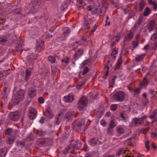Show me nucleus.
<instances>
[{"label":"nucleus","mask_w":157,"mask_h":157,"mask_svg":"<svg viewBox=\"0 0 157 157\" xmlns=\"http://www.w3.org/2000/svg\"><path fill=\"white\" fill-rule=\"evenodd\" d=\"M24 93L25 91L21 89L17 91L16 94L12 98V101L14 105H17L24 99Z\"/></svg>","instance_id":"nucleus-1"},{"label":"nucleus","mask_w":157,"mask_h":157,"mask_svg":"<svg viewBox=\"0 0 157 157\" xmlns=\"http://www.w3.org/2000/svg\"><path fill=\"white\" fill-rule=\"evenodd\" d=\"M83 123L80 120L75 121L72 124V128L75 131L80 132L82 131L85 130L83 125Z\"/></svg>","instance_id":"nucleus-2"},{"label":"nucleus","mask_w":157,"mask_h":157,"mask_svg":"<svg viewBox=\"0 0 157 157\" xmlns=\"http://www.w3.org/2000/svg\"><path fill=\"white\" fill-rule=\"evenodd\" d=\"M125 96V93L123 91H120L115 93L113 97L116 101L122 102L124 100Z\"/></svg>","instance_id":"nucleus-3"},{"label":"nucleus","mask_w":157,"mask_h":157,"mask_svg":"<svg viewBox=\"0 0 157 157\" xmlns=\"http://www.w3.org/2000/svg\"><path fill=\"white\" fill-rule=\"evenodd\" d=\"M146 117L145 116H144L141 118L133 119L130 124V126L131 127L139 126L143 122Z\"/></svg>","instance_id":"nucleus-4"},{"label":"nucleus","mask_w":157,"mask_h":157,"mask_svg":"<svg viewBox=\"0 0 157 157\" xmlns=\"http://www.w3.org/2000/svg\"><path fill=\"white\" fill-rule=\"evenodd\" d=\"M87 102V99L86 97H82L80 99L78 102V109L81 110H82L84 107L86 106Z\"/></svg>","instance_id":"nucleus-5"},{"label":"nucleus","mask_w":157,"mask_h":157,"mask_svg":"<svg viewBox=\"0 0 157 157\" xmlns=\"http://www.w3.org/2000/svg\"><path fill=\"white\" fill-rule=\"evenodd\" d=\"M77 113V112L72 111L68 112L65 116L64 118V121H65L66 122H68L73 117H76Z\"/></svg>","instance_id":"nucleus-6"},{"label":"nucleus","mask_w":157,"mask_h":157,"mask_svg":"<svg viewBox=\"0 0 157 157\" xmlns=\"http://www.w3.org/2000/svg\"><path fill=\"white\" fill-rule=\"evenodd\" d=\"M20 113L18 111L11 112L9 115V118L13 121H17L19 118Z\"/></svg>","instance_id":"nucleus-7"},{"label":"nucleus","mask_w":157,"mask_h":157,"mask_svg":"<svg viewBox=\"0 0 157 157\" xmlns=\"http://www.w3.org/2000/svg\"><path fill=\"white\" fill-rule=\"evenodd\" d=\"M112 64L110 62L109 60H108L106 63L105 65L104 69L106 72L105 74L103 75V78L104 79H106L108 76L109 74V68L112 66Z\"/></svg>","instance_id":"nucleus-8"},{"label":"nucleus","mask_w":157,"mask_h":157,"mask_svg":"<svg viewBox=\"0 0 157 157\" xmlns=\"http://www.w3.org/2000/svg\"><path fill=\"white\" fill-rule=\"evenodd\" d=\"M74 100V95L72 93H70L67 96H64L63 98V101L66 102L71 103Z\"/></svg>","instance_id":"nucleus-9"},{"label":"nucleus","mask_w":157,"mask_h":157,"mask_svg":"<svg viewBox=\"0 0 157 157\" xmlns=\"http://www.w3.org/2000/svg\"><path fill=\"white\" fill-rule=\"evenodd\" d=\"M29 117L31 120L34 119L37 116V111L35 109L30 108L29 109Z\"/></svg>","instance_id":"nucleus-10"},{"label":"nucleus","mask_w":157,"mask_h":157,"mask_svg":"<svg viewBox=\"0 0 157 157\" xmlns=\"http://www.w3.org/2000/svg\"><path fill=\"white\" fill-rule=\"evenodd\" d=\"M81 144L80 141L79 140H73L72 141L71 143V146L72 147L74 148L75 149H79Z\"/></svg>","instance_id":"nucleus-11"},{"label":"nucleus","mask_w":157,"mask_h":157,"mask_svg":"<svg viewBox=\"0 0 157 157\" xmlns=\"http://www.w3.org/2000/svg\"><path fill=\"white\" fill-rule=\"evenodd\" d=\"M36 94V90L34 87H30L29 89L28 95L30 98L35 97Z\"/></svg>","instance_id":"nucleus-12"},{"label":"nucleus","mask_w":157,"mask_h":157,"mask_svg":"<svg viewBox=\"0 0 157 157\" xmlns=\"http://www.w3.org/2000/svg\"><path fill=\"white\" fill-rule=\"evenodd\" d=\"M70 0H66L63 2L60 7V9L62 10H64L67 7L68 5L70 4Z\"/></svg>","instance_id":"nucleus-13"},{"label":"nucleus","mask_w":157,"mask_h":157,"mask_svg":"<svg viewBox=\"0 0 157 157\" xmlns=\"http://www.w3.org/2000/svg\"><path fill=\"white\" fill-rule=\"evenodd\" d=\"M46 113L45 115L49 118L52 119L53 117V115L50 108L49 107H47L46 108Z\"/></svg>","instance_id":"nucleus-14"},{"label":"nucleus","mask_w":157,"mask_h":157,"mask_svg":"<svg viewBox=\"0 0 157 157\" xmlns=\"http://www.w3.org/2000/svg\"><path fill=\"white\" fill-rule=\"evenodd\" d=\"M41 3V0H31L30 6L33 8L40 6Z\"/></svg>","instance_id":"nucleus-15"},{"label":"nucleus","mask_w":157,"mask_h":157,"mask_svg":"<svg viewBox=\"0 0 157 157\" xmlns=\"http://www.w3.org/2000/svg\"><path fill=\"white\" fill-rule=\"evenodd\" d=\"M85 5V3L83 0H77L76 5L78 8L79 9L83 8Z\"/></svg>","instance_id":"nucleus-16"},{"label":"nucleus","mask_w":157,"mask_h":157,"mask_svg":"<svg viewBox=\"0 0 157 157\" xmlns=\"http://www.w3.org/2000/svg\"><path fill=\"white\" fill-rule=\"evenodd\" d=\"M15 139L14 135H8L7 136L6 138L7 142L8 144H12L13 143Z\"/></svg>","instance_id":"nucleus-17"},{"label":"nucleus","mask_w":157,"mask_h":157,"mask_svg":"<svg viewBox=\"0 0 157 157\" xmlns=\"http://www.w3.org/2000/svg\"><path fill=\"white\" fill-rule=\"evenodd\" d=\"M20 39H18L17 45L16 47V51L17 52H22L23 50L22 48L23 46V44L22 42L20 41Z\"/></svg>","instance_id":"nucleus-18"},{"label":"nucleus","mask_w":157,"mask_h":157,"mask_svg":"<svg viewBox=\"0 0 157 157\" xmlns=\"http://www.w3.org/2000/svg\"><path fill=\"white\" fill-rule=\"evenodd\" d=\"M83 52L82 50L81 49L78 50L75 53L74 56V59L77 60L80 57V56L82 54Z\"/></svg>","instance_id":"nucleus-19"},{"label":"nucleus","mask_w":157,"mask_h":157,"mask_svg":"<svg viewBox=\"0 0 157 157\" xmlns=\"http://www.w3.org/2000/svg\"><path fill=\"white\" fill-rule=\"evenodd\" d=\"M37 57V55L36 54L33 53L31 54L27 58L28 62L30 63H31L33 60L36 59Z\"/></svg>","instance_id":"nucleus-20"},{"label":"nucleus","mask_w":157,"mask_h":157,"mask_svg":"<svg viewBox=\"0 0 157 157\" xmlns=\"http://www.w3.org/2000/svg\"><path fill=\"white\" fill-rule=\"evenodd\" d=\"M127 150L125 148H121L118 150L116 153L117 157H119L120 155L123 154H126Z\"/></svg>","instance_id":"nucleus-21"},{"label":"nucleus","mask_w":157,"mask_h":157,"mask_svg":"<svg viewBox=\"0 0 157 157\" xmlns=\"http://www.w3.org/2000/svg\"><path fill=\"white\" fill-rule=\"evenodd\" d=\"M149 82V80L147 78L146 76H145L144 77L143 81L140 82V86H147Z\"/></svg>","instance_id":"nucleus-22"},{"label":"nucleus","mask_w":157,"mask_h":157,"mask_svg":"<svg viewBox=\"0 0 157 157\" xmlns=\"http://www.w3.org/2000/svg\"><path fill=\"white\" fill-rule=\"evenodd\" d=\"M86 80L87 79L85 78H84L82 81L78 82L77 84L76 85L77 88L78 89H81L82 86L84 85L85 82L86 81Z\"/></svg>","instance_id":"nucleus-23"},{"label":"nucleus","mask_w":157,"mask_h":157,"mask_svg":"<svg viewBox=\"0 0 157 157\" xmlns=\"http://www.w3.org/2000/svg\"><path fill=\"white\" fill-rule=\"evenodd\" d=\"M155 22L154 21H152L149 22L148 26V29L149 31L150 32L154 29L155 27Z\"/></svg>","instance_id":"nucleus-24"},{"label":"nucleus","mask_w":157,"mask_h":157,"mask_svg":"<svg viewBox=\"0 0 157 157\" xmlns=\"http://www.w3.org/2000/svg\"><path fill=\"white\" fill-rule=\"evenodd\" d=\"M7 40V37L6 36H0V44H5Z\"/></svg>","instance_id":"nucleus-25"},{"label":"nucleus","mask_w":157,"mask_h":157,"mask_svg":"<svg viewBox=\"0 0 157 157\" xmlns=\"http://www.w3.org/2000/svg\"><path fill=\"white\" fill-rule=\"evenodd\" d=\"M70 30L69 28L67 27H65L63 29V34L65 37L68 36L70 33Z\"/></svg>","instance_id":"nucleus-26"},{"label":"nucleus","mask_w":157,"mask_h":157,"mask_svg":"<svg viewBox=\"0 0 157 157\" xmlns=\"http://www.w3.org/2000/svg\"><path fill=\"white\" fill-rule=\"evenodd\" d=\"M85 42V41L83 39H82L78 41H76L74 44L73 45V47L74 48H76L77 47L78 45H81Z\"/></svg>","instance_id":"nucleus-27"},{"label":"nucleus","mask_w":157,"mask_h":157,"mask_svg":"<svg viewBox=\"0 0 157 157\" xmlns=\"http://www.w3.org/2000/svg\"><path fill=\"white\" fill-rule=\"evenodd\" d=\"M145 56V54L137 55L135 58L136 61L137 62H138L142 60Z\"/></svg>","instance_id":"nucleus-28"},{"label":"nucleus","mask_w":157,"mask_h":157,"mask_svg":"<svg viewBox=\"0 0 157 157\" xmlns=\"http://www.w3.org/2000/svg\"><path fill=\"white\" fill-rule=\"evenodd\" d=\"M145 5V2L144 0H141L140 2L139 5V11L140 12L143 9Z\"/></svg>","instance_id":"nucleus-29"},{"label":"nucleus","mask_w":157,"mask_h":157,"mask_svg":"<svg viewBox=\"0 0 157 157\" xmlns=\"http://www.w3.org/2000/svg\"><path fill=\"white\" fill-rule=\"evenodd\" d=\"M61 114H59L55 118V123L56 124L58 125L59 124L61 121Z\"/></svg>","instance_id":"nucleus-30"},{"label":"nucleus","mask_w":157,"mask_h":157,"mask_svg":"<svg viewBox=\"0 0 157 157\" xmlns=\"http://www.w3.org/2000/svg\"><path fill=\"white\" fill-rule=\"evenodd\" d=\"M25 80L27 82L29 80L31 75V71L28 69H27L25 71Z\"/></svg>","instance_id":"nucleus-31"},{"label":"nucleus","mask_w":157,"mask_h":157,"mask_svg":"<svg viewBox=\"0 0 157 157\" xmlns=\"http://www.w3.org/2000/svg\"><path fill=\"white\" fill-rule=\"evenodd\" d=\"M72 147H71L70 146H68L65 149V150L63 151V153L64 155H66V154L71 152L72 151Z\"/></svg>","instance_id":"nucleus-32"},{"label":"nucleus","mask_w":157,"mask_h":157,"mask_svg":"<svg viewBox=\"0 0 157 157\" xmlns=\"http://www.w3.org/2000/svg\"><path fill=\"white\" fill-rule=\"evenodd\" d=\"M97 140L94 138L90 139L89 141V144L92 146H94L97 144Z\"/></svg>","instance_id":"nucleus-33"},{"label":"nucleus","mask_w":157,"mask_h":157,"mask_svg":"<svg viewBox=\"0 0 157 157\" xmlns=\"http://www.w3.org/2000/svg\"><path fill=\"white\" fill-rule=\"evenodd\" d=\"M122 63V60L121 58H119L117 63L115 69L118 70L120 68L121 66Z\"/></svg>","instance_id":"nucleus-34"},{"label":"nucleus","mask_w":157,"mask_h":157,"mask_svg":"<svg viewBox=\"0 0 157 157\" xmlns=\"http://www.w3.org/2000/svg\"><path fill=\"white\" fill-rule=\"evenodd\" d=\"M151 13V10L148 7H147L143 13V15L144 16H147L149 15Z\"/></svg>","instance_id":"nucleus-35"},{"label":"nucleus","mask_w":157,"mask_h":157,"mask_svg":"<svg viewBox=\"0 0 157 157\" xmlns=\"http://www.w3.org/2000/svg\"><path fill=\"white\" fill-rule=\"evenodd\" d=\"M133 37V35L132 33H129L125 38L124 41H129L132 39Z\"/></svg>","instance_id":"nucleus-36"},{"label":"nucleus","mask_w":157,"mask_h":157,"mask_svg":"<svg viewBox=\"0 0 157 157\" xmlns=\"http://www.w3.org/2000/svg\"><path fill=\"white\" fill-rule=\"evenodd\" d=\"M117 78L116 76H115L112 78V79L109 81V87H113L114 84L115 80Z\"/></svg>","instance_id":"nucleus-37"},{"label":"nucleus","mask_w":157,"mask_h":157,"mask_svg":"<svg viewBox=\"0 0 157 157\" xmlns=\"http://www.w3.org/2000/svg\"><path fill=\"white\" fill-rule=\"evenodd\" d=\"M44 42L42 41H37L36 47L38 50H40L41 46L43 44Z\"/></svg>","instance_id":"nucleus-38"},{"label":"nucleus","mask_w":157,"mask_h":157,"mask_svg":"<svg viewBox=\"0 0 157 157\" xmlns=\"http://www.w3.org/2000/svg\"><path fill=\"white\" fill-rule=\"evenodd\" d=\"M56 56L54 55L53 56H50L48 57V60L52 63H54L56 61L55 58Z\"/></svg>","instance_id":"nucleus-39"},{"label":"nucleus","mask_w":157,"mask_h":157,"mask_svg":"<svg viewBox=\"0 0 157 157\" xmlns=\"http://www.w3.org/2000/svg\"><path fill=\"white\" fill-rule=\"evenodd\" d=\"M117 132L120 134H122L124 132L123 128L121 127H117Z\"/></svg>","instance_id":"nucleus-40"},{"label":"nucleus","mask_w":157,"mask_h":157,"mask_svg":"<svg viewBox=\"0 0 157 157\" xmlns=\"http://www.w3.org/2000/svg\"><path fill=\"white\" fill-rule=\"evenodd\" d=\"M157 115V110L154 111L153 114L150 115L149 117L151 119L154 120L155 118V117Z\"/></svg>","instance_id":"nucleus-41"},{"label":"nucleus","mask_w":157,"mask_h":157,"mask_svg":"<svg viewBox=\"0 0 157 157\" xmlns=\"http://www.w3.org/2000/svg\"><path fill=\"white\" fill-rule=\"evenodd\" d=\"M89 71V68L87 67H85L84 68L83 72L81 75H80V76H81L82 78L85 77V75Z\"/></svg>","instance_id":"nucleus-42"},{"label":"nucleus","mask_w":157,"mask_h":157,"mask_svg":"<svg viewBox=\"0 0 157 157\" xmlns=\"http://www.w3.org/2000/svg\"><path fill=\"white\" fill-rule=\"evenodd\" d=\"M35 133H36L37 136H42L45 134L44 132L38 130H36Z\"/></svg>","instance_id":"nucleus-43"},{"label":"nucleus","mask_w":157,"mask_h":157,"mask_svg":"<svg viewBox=\"0 0 157 157\" xmlns=\"http://www.w3.org/2000/svg\"><path fill=\"white\" fill-rule=\"evenodd\" d=\"M9 74L6 71H0V79L3 76L8 75Z\"/></svg>","instance_id":"nucleus-44"},{"label":"nucleus","mask_w":157,"mask_h":157,"mask_svg":"<svg viewBox=\"0 0 157 157\" xmlns=\"http://www.w3.org/2000/svg\"><path fill=\"white\" fill-rule=\"evenodd\" d=\"M5 132L6 134L7 135V136L9 135H13L12 133V129L11 128H8L6 130Z\"/></svg>","instance_id":"nucleus-45"},{"label":"nucleus","mask_w":157,"mask_h":157,"mask_svg":"<svg viewBox=\"0 0 157 157\" xmlns=\"http://www.w3.org/2000/svg\"><path fill=\"white\" fill-rule=\"evenodd\" d=\"M115 126L114 121L112 120L110 122L108 127L113 128Z\"/></svg>","instance_id":"nucleus-46"},{"label":"nucleus","mask_w":157,"mask_h":157,"mask_svg":"<svg viewBox=\"0 0 157 157\" xmlns=\"http://www.w3.org/2000/svg\"><path fill=\"white\" fill-rule=\"evenodd\" d=\"M138 45V42L137 40H134L132 43L133 48H135Z\"/></svg>","instance_id":"nucleus-47"},{"label":"nucleus","mask_w":157,"mask_h":157,"mask_svg":"<svg viewBox=\"0 0 157 157\" xmlns=\"http://www.w3.org/2000/svg\"><path fill=\"white\" fill-rule=\"evenodd\" d=\"M117 105L116 104H113L110 106L111 110L113 111H115L117 108Z\"/></svg>","instance_id":"nucleus-48"},{"label":"nucleus","mask_w":157,"mask_h":157,"mask_svg":"<svg viewBox=\"0 0 157 157\" xmlns=\"http://www.w3.org/2000/svg\"><path fill=\"white\" fill-rule=\"evenodd\" d=\"M141 90V88L140 87H138L137 88L134 89V94L136 95L138 93H139Z\"/></svg>","instance_id":"nucleus-49"},{"label":"nucleus","mask_w":157,"mask_h":157,"mask_svg":"<svg viewBox=\"0 0 157 157\" xmlns=\"http://www.w3.org/2000/svg\"><path fill=\"white\" fill-rule=\"evenodd\" d=\"M149 103L148 100L147 99H144L142 102V104L144 106L146 105Z\"/></svg>","instance_id":"nucleus-50"},{"label":"nucleus","mask_w":157,"mask_h":157,"mask_svg":"<svg viewBox=\"0 0 157 157\" xmlns=\"http://www.w3.org/2000/svg\"><path fill=\"white\" fill-rule=\"evenodd\" d=\"M33 140L34 137L32 134L29 135L27 138V140L29 141H32Z\"/></svg>","instance_id":"nucleus-51"},{"label":"nucleus","mask_w":157,"mask_h":157,"mask_svg":"<svg viewBox=\"0 0 157 157\" xmlns=\"http://www.w3.org/2000/svg\"><path fill=\"white\" fill-rule=\"evenodd\" d=\"M90 60L88 59L84 61L82 63V65H83V66L85 65H89L90 64Z\"/></svg>","instance_id":"nucleus-52"},{"label":"nucleus","mask_w":157,"mask_h":157,"mask_svg":"<svg viewBox=\"0 0 157 157\" xmlns=\"http://www.w3.org/2000/svg\"><path fill=\"white\" fill-rule=\"evenodd\" d=\"M13 13L14 14H18L20 13V9L19 8L15 9L13 11Z\"/></svg>","instance_id":"nucleus-53"},{"label":"nucleus","mask_w":157,"mask_h":157,"mask_svg":"<svg viewBox=\"0 0 157 157\" xmlns=\"http://www.w3.org/2000/svg\"><path fill=\"white\" fill-rule=\"evenodd\" d=\"M151 136L152 138L155 139H157V133L155 132H153L151 133Z\"/></svg>","instance_id":"nucleus-54"},{"label":"nucleus","mask_w":157,"mask_h":157,"mask_svg":"<svg viewBox=\"0 0 157 157\" xmlns=\"http://www.w3.org/2000/svg\"><path fill=\"white\" fill-rule=\"evenodd\" d=\"M157 33H155L153 34L151 37V40H155L157 38Z\"/></svg>","instance_id":"nucleus-55"},{"label":"nucleus","mask_w":157,"mask_h":157,"mask_svg":"<svg viewBox=\"0 0 157 157\" xmlns=\"http://www.w3.org/2000/svg\"><path fill=\"white\" fill-rule=\"evenodd\" d=\"M145 147L147 150H150V147L149 146V141H146L145 143Z\"/></svg>","instance_id":"nucleus-56"},{"label":"nucleus","mask_w":157,"mask_h":157,"mask_svg":"<svg viewBox=\"0 0 157 157\" xmlns=\"http://www.w3.org/2000/svg\"><path fill=\"white\" fill-rule=\"evenodd\" d=\"M100 124L102 126L104 127L106 125V122L104 120H101L100 121Z\"/></svg>","instance_id":"nucleus-57"},{"label":"nucleus","mask_w":157,"mask_h":157,"mask_svg":"<svg viewBox=\"0 0 157 157\" xmlns=\"http://www.w3.org/2000/svg\"><path fill=\"white\" fill-rule=\"evenodd\" d=\"M118 53V51L115 48H114L113 49L111 55H114L115 54H117Z\"/></svg>","instance_id":"nucleus-58"},{"label":"nucleus","mask_w":157,"mask_h":157,"mask_svg":"<svg viewBox=\"0 0 157 157\" xmlns=\"http://www.w3.org/2000/svg\"><path fill=\"white\" fill-rule=\"evenodd\" d=\"M69 60V58L67 57L66 58L63 59L61 60V61L62 62H64L65 63H68V60Z\"/></svg>","instance_id":"nucleus-59"},{"label":"nucleus","mask_w":157,"mask_h":157,"mask_svg":"<svg viewBox=\"0 0 157 157\" xmlns=\"http://www.w3.org/2000/svg\"><path fill=\"white\" fill-rule=\"evenodd\" d=\"M38 102L40 104H42L44 102V99L42 97H40L38 99Z\"/></svg>","instance_id":"nucleus-60"},{"label":"nucleus","mask_w":157,"mask_h":157,"mask_svg":"<svg viewBox=\"0 0 157 157\" xmlns=\"http://www.w3.org/2000/svg\"><path fill=\"white\" fill-rule=\"evenodd\" d=\"M121 38V37L120 35H117L115 37V41L117 42L119 41L120 39Z\"/></svg>","instance_id":"nucleus-61"},{"label":"nucleus","mask_w":157,"mask_h":157,"mask_svg":"<svg viewBox=\"0 0 157 157\" xmlns=\"http://www.w3.org/2000/svg\"><path fill=\"white\" fill-rule=\"evenodd\" d=\"M149 127H147L146 128H143L142 129L143 133H146L149 130Z\"/></svg>","instance_id":"nucleus-62"},{"label":"nucleus","mask_w":157,"mask_h":157,"mask_svg":"<svg viewBox=\"0 0 157 157\" xmlns=\"http://www.w3.org/2000/svg\"><path fill=\"white\" fill-rule=\"evenodd\" d=\"M149 3L150 4L153 6L154 8L155 7V5H156V3L155 2L152 1V0H149Z\"/></svg>","instance_id":"nucleus-63"},{"label":"nucleus","mask_w":157,"mask_h":157,"mask_svg":"<svg viewBox=\"0 0 157 157\" xmlns=\"http://www.w3.org/2000/svg\"><path fill=\"white\" fill-rule=\"evenodd\" d=\"M112 128L108 127L107 129V133L109 134H111L112 133Z\"/></svg>","instance_id":"nucleus-64"}]
</instances>
